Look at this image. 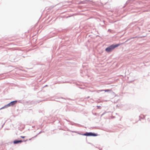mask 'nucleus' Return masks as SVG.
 I'll return each instance as SVG.
<instances>
[{
    "instance_id": "f257e3e1",
    "label": "nucleus",
    "mask_w": 150,
    "mask_h": 150,
    "mask_svg": "<svg viewBox=\"0 0 150 150\" xmlns=\"http://www.w3.org/2000/svg\"><path fill=\"white\" fill-rule=\"evenodd\" d=\"M120 45V44H117L115 45H112L108 47H107L105 50L107 52H110L112 51V50L115 47H116Z\"/></svg>"
},
{
    "instance_id": "f03ea898",
    "label": "nucleus",
    "mask_w": 150,
    "mask_h": 150,
    "mask_svg": "<svg viewBox=\"0 0 150 150\" xmlns=\"http://www.w3.org/2000/svg\"><path fill=\"white\" fill-rule=\"evenodd\" d=\"M83 135L87 136H98V134H96L93 133L92 132H87L83 134Z\"/></svg>"
},
{
    "instance_id": "7ed1b4c3",
    "label": "nucleus",
    "mask_w": 150,
    "mask_h": 150,
    "mask_svg": "<svg viewBox=\"0 0 150 150\" xmlns=\"http://www.w3.org/2000/svg\"><path fill=\"white\" fill-rule=\"evenodd\" d=\"M17 103L16 101H12L8 104L7 105L5 106V107H9L10 106H13L14 105L16 104Z\"/></svg>"
},
{
    "instance_id": "20e7f679",
    "label": "nucleus",
    "mask_w": 150,
    "mask_h": 150,
    "mask_svg": "<svg viewBox=\"0 0 150 150\" xmlns=\"http://www.w3.org/2000/svg\"><path fill=\"white\" fill-rule=\"evenodd\" d=\"M22 142L21 140L18 141V140H15L13 142V143L14 144H18L19 143H21Z\"/></svg>"
},
{
    "instance_id": "39448f33",
    "label": "nucleus",
    "mask_w": 150,
    "mask_h": 150,
    "mask_svg": "<svg viewBox=\"0 0 150 150\" xmlns=\"http://www.w3.org/2000/svg\"><path fill=\"white\" fill-rule=\"evenodd\" d=\"M104 91L105 92H109V91H110V90H109V89L100 90V91Z\"/></svg>"
},
{
    "instance_id": "423d86ee",
    "label": "nucleus",
    "mask_w": 150,
    "mask_h": 150,
    "mask_svg": "<svg viewBox=\"0 0 150 150\" xmlns=\"http://www.w3.org/2000/svg\"><path fill=\"white\" fill-rule=\"evenodd\" d=\"M147 121L149 123H150V117L148 118Z\"/></svg>"
},
{
    "instance_id": "0eeeda50",
    "label": "nucleus",
    "mask_w": 150,
    "mask_h": 150,
    "mask_svg": "<svg viewBox=\"0 0 150 150\" xmlns=\"http://www.w3.org/2000/svg\"><path fill=\"white\" fill-rule=\"evenodd\" d=\"M21 137L22 138H25V137H24V136H21Z\"/></svg>"
}]
</instances>
